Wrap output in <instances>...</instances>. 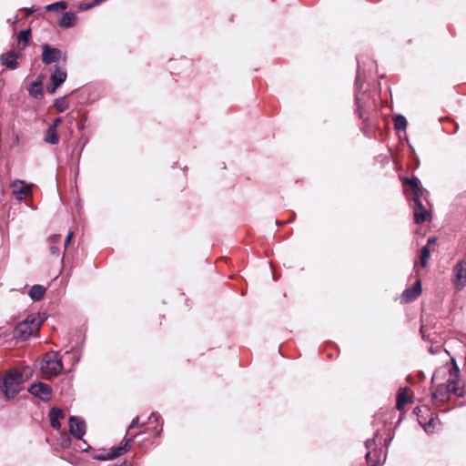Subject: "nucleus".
<instances>
[{"label":"nucleus","mask_w":466,"mask_h":466,"mask_svg":"<svg viewBox=\"0 0 466 466\" xmlns=\"http://www.w3.org/2000/svg\"><path fill=\"white\" fill-rule=\"evenodd\" d=\"M401 301L406 303L408 302V288H406L403 291H402V295H401Z\"/></svg>","instance_id":"4c0bfd02"},{"label":"nucleus","mask_w":466,"mask_h":466,"mask_svg":"<svg viewBox=\"0 0 466 466\" xmlns=\"http://www.w3.org/2000/svg\"><path fill=\"white\" fill-rule=\"evenodd\" d=\"M430 248L427 246H424L422 248H421V254H420V264L422 267H425L426 263H427V259L428 258L430 257Z\"/></svg>","instance_id":"c756f323"},{"label":"nucleus","mask_w":466,"mask_h":466,"mask_svg":"<svg viewBox=\"0 0 466 466\" xmlns=\"http://www.w3.org/2000/svg\"><path fill=\"white\" fill-rule=\"evenodd\" d=\"M69 431L70 433L76 438L77 440H81L86 434V422L79 417L71 416L69 418Z\"/></svg>","instance_id":"4468645a"},{"label":"nucleus","mask_w":466,"mask_h":466,"mask_svg":"<svg viewBox=\"0 0 466 466\" xmlns=\"http://www.w3.org/2000/svg\"><path fill=\"white\" fill-rule=\"evenodd\" d=\"M418 422L420 426H422L423 430L427 433H432L435 428V420L433 418H431L428 421L423 422L418 418Z\"/></svg>","instance_id":"cd10ccee"},{"label":"nucleus","mask_w":466,"mask_h":466,"mask_svg":"<svg viewBox=\"0 0 466 466\" xmlns=\"http://www.w3.org/2000/svg\"><path fill=\"white\" fill-rule=\"evenodd\" d=\"M409 401L410 403H411L413 400H412V396L410 394V399H409Z\"/></svg>","instance_id":"49530a36"},{"label":"nucleus","mask_w":466,"mask_h":466,"mask_svg":"<svg viewBox=\"0 0 466 466\" xmlns=\"http://www.w3.org/2000/svg\"><path fill=\"white\" fill-rule=\"evenodd\" d=\"M394 122V127L398 132H404L406 131L407 127V119L402 115H396L393 117Z\"/></svg>","instance_id":"b1692460"},{"label":"nucleus","mask_w":466,"mask_h":466,"mask_svg":"<svg viewBox=\"0 0 466 466\" xmlns=\"http://www.w3.org/2000/svg\"><path fill=\"white\" fill-rule=\"evenodd\" d=\"M449 393L450 391L447 390V386L440 384L437 386L432 395L435 400L445 401L449 399Z\"/></svg>","instance_id":"412c9836"},{"label":"nucleus","mask_w":466,"mask_h":466,"mask_svg":"<svg viewBox=\"0 0 466 466\" xmlns=\"http://www.w3.org/2000/svg\"><path fill=\"white\" fill-rule=\"evenodd\" d=\"M30 35H31L30 29L22 30L18 34L17 43H18V46H21V47H20L21 49H24L28 45Z\"/></svg>","instance_id":"393cba45"},{"label":"nucleus","mask_w":466,"mask_h":466,"mask_svg":"<svg viewBox=\"0 0 466 466\" xmlns=\"http://www.w3.org/2000/svg\"><path fill=\"white\" fill-rule=\"evenodd\" d=\"M36 11V8L35 6L26 9L27 15H31Z\"/></svg>","instance_id":"a19ab883"},{"label":"nucleus","mask_w":466,"mask_h":466,"mask_svg":"<svg viewBox=\"0 0 466 466\" xmlns=\"http://www.w3.org/2000/svg\"><path fill=\"white\" fill-rule=\"evenodd\" d=\"M54 106L58 112H65L68 108V102L66 96L56 98L55 100Z\"/></svg>","instance_id":"bb28decb"},{"label":"nucleus","mask_w":466,"mask_h":466,"mask_svg":"<svg viewBox=\"0 0 466 466\" xmlns=\"http://www.w3.org/2000/svg\"><path fill=\"white\" fill-rule=\"evenodd\" d=\"M50 252H51V254L56 255V256H58L60 254L59 248L56 246L50 247Z\"/></svg>","instance_id":"58836bf2"},{"label":"nucleus","mask_w":466,"mask_h":466,"mask_svg":"<svg viewBox=\"0 0 466 466\" xmlns=\"http://www.w3.org/2000/svg\"><path fill=\"white\" fill-rule=\"evenodd\" d=\"M25 381L24 373L18 369H12L0 379V392L5 400H11L22 390Z\"/></svg>","instance_id":"f257e3e1"},{"label":"nucleus","mask_w":466,"mask_h":466,"mask_svg":"<svg viewBox=\"0 0 466 466\" xmlns=\"http://www.w3.org/2000/svg\"><path fill=\"white\" fill-rule=\"evenodd\" d=\"M13 195L17 200H23L32 194V185L26 184L24 180L15 179L11 185Z\"/></svg>","instance_id":"9d476101"},{"label":"nucleus","mask_w":466,"mask_h":466,"mask_svg":"<svg viewBox=\"0 0 466 466\" xmlns=\"http://www.w3.org/2000/svg\"><path fill=\"white\" fill-rule=\"evenodd\" d=\"M29 94L35 98H40L43 96V90L40 81H34L28 86Z\"/></svg>","instance_id":"5701e85b"},{"label":"nucleus","mask_w":466,"mask_h":466,"mask_svg":"<svg viewBox=\"0 0 466 466\" xmlns=\"http://www.w3.org/2000/svg\"><path fill=\"white\" fill-rule=\"evenodd\" d=\"M409 154H410V159L411 158V156L414 154V149L410 146V151H409Z\"/></svg>","instance_id":"79ce46f5"},{"label":"nucleus","mask_w":466,"mask_h":466,"mask_svg":"<svg viewBox=\"0 0 466 466\" xmlns=\"http://www.w3.org/2000/svg\"><path fill=\"white\" fill-rule=\"evenodd\" d=\"M160 431H162V427H160V429L157 431V434H159Z\"/></svg>","instance_id":"de8ad7c7"},{"label":"nucleus","mask_w":466,"mask_h":466,"mask_svg":"<svg viewBox=\"0 0 466 466\" xmlns=\"http://www.w3.org/2000/svg\"><path fill=\"white\" fill-rule=\"evenodd\" d=\"M465 337H466V334H465Z\"/></svg>","instance_id":"09e8293b"},{"label":"nucleus","mask_w":466,"mask_h":466,"mask_svg":"<svg viewBox=\"0 0 466 466\" xmlns=\"http://www.w3.org/2000/svg\"><path fill=\"white\" fill-rule=\"evenodd\" d=\"M67 77L66 71L56 66L50 76L49 82L46 85V90L50 94H54L58 86H60Z\"/></svg>","instance_id":"1a4fd4ad"},{"label":"nucleus","mask_w":466,"mask_h":466,"mask_svg":"<svg viewBox=\"0 0 466 466\" xmlns=\"http://www.w3.org/2000/svg\"><path fill=\"white\" fill-rule=\"evenodd\" d=\"M76 15L73 12H65L58 22V25L62 28H70L76 25Z\"/></svg>","instance_id":"dca6fc26"},{"label":"nucleus","mask_w":466,"mask_h":466,"mask_svg":"<svg viewBox=\"0 0 466 466\" xmlns=\"http://www.w3.org/2000/svg\"><path fill=\"white\" fill-rule=\"evenodd\" d=\"M50 243H57L60 241V235H53L48 238Z\"/></svg>","instance_id":"f704fd0d"},{"label":"nucleus","mask_w":466,"mask_h":466,"mask_svg":"<svg viewBox=\"0 0 466 466\" xmlns=\"http://www.w3.org/2000/svg\"><path fill=\"white\" fill-rule=\"evenodd\" d=\"M138 422H139V418L138 417L134 418L133 420L131 421L129 427H128V431H130L131 429L137 427L138 425Z\"/></svg>","instance_id":"c9c22d12"},{"label":"nucleus","mask_w":466,"mask_h":466,"mask_svg":"<svg viewBox=\"0 0 466 466\" xmlns=\"http://www.w3.org/2000/svg\"><path fill=\"white\" fill-rule=\"evenodd\" d=\"M63 119L61 117H56V119H54L53 123L48 127L50 128H54L55 130H56L58 125H60L62 123Z\"/></svg>","instance_id":"72a5a7b5"},{"label":"nucleus","mask_w":466,"mask_h":466,"mask_svg":"<svg viewBox=\"0 0 466 466\" xmlns=\"http://www.w3.org/2000/svg\"><path fill=\"white\" fill-rule=\"evenodd\" d=\"M421 294V281L417 279L410 289V301L417 299Z\"/></svg>","instance_id":"a878e982"},{"label":"nucleus","mask_w":466,"mask_h":466,"mask_svg":"<svg viewBox=\"0 0 466 466\" xmlns=\"http://www.w3.org/2000/svg\"><path fill=\"white\" fill-rule=\"evenodd\" d=\"M40 370L47 379L56 377L63 370V362L59 353L57 351L46 353L41 361Z\"/></svg>","instance_id":"39448f33"},{"label":"nucleus","mask_w":466,"mask_h":466,"mask_svg":"<svg viewBox=\"0 0 466 466\" xmlns=\"http://www.w3.org/2000/svg\"><path fill=\"white\" fill-rule=\"evenodd\" d=\"M44 141L47 144L56 145L59 142V136L54 128L48 127L44 135Z\"/></svg>","instance_id":"4be33fe9"},{"label":"nucleus","mask_w":466,"mask_h":466,"mask_svg":"<svg viewBox=\"0 0 466 466\" xmlns=\"http://www.w3.org/2000/svg\"><path fill=\"white\" fill-rule=\"evenodd\" d=\"M359 82L360 77L357 76L356 77V86L357 90L355 93V102L357 105V110L360 118L363 120V122L367 125V127L370 126V116L369 115L376 110L377 104L375 97L370 93H360L359 91Z\"/></svg>","instance_id":"7ed1b4c3"},{"label":"nucleus","mask_w":466,"mask_h":466,"mask_svg":"<svg viewBox=\"0 0 466 466\" xmlns=\"http://www.w3.org/2000/svg\"><path fill=\"white\" fill-rule=\"evenodd\" d=\"M73 231H69L66 235V240H65V247L66 248V246L70 243L72 238H73Z\"/></svg>","instance_id":"e433bc0d"},{"label":"nucleus","mask_w":466,"mask_h":466,"mask_svg":"<svg viewBox=\"0 0 466 466\" xmlns=\"http://www.w3.org/2000/svg\"><path fill=\"white\" fill-rule=\"evenodd\" d=\"M46 293V288L42 285H34L29 290V297L34 301L40 300Z\"/></svg>","instance_id":"aec40b11"},{"label":"nucleus","mask_w":466,"mask_h":466,"mask_svg":"<svg viewBox=\"0 0 466 466\" xmlns=\"http://www.w3.org/2000/svg\"><path fill=\"white\" fill-rule=\"evenodd\" d=\"M452 285L461 291L466 287V258L459 260L452 268Z\"/></svg>","instance_id":"423d86ee"},{"label":"nucleus","mask_w":466,"mask_h":466,"mask_svg":"<svg viewBox=\"0 0 466 466\" xmlns=\"http://www.w3.org/2000/svg\"><path fill=\"white\" fill-rule=\"evenodd\" d=\"M41 48L43 64L51 65L60 61L61 59L66 62V54H63L59 48L52 47L48 44L42 45Z\"/></svg>","instance_id":"6e6552de"},{"label":"nucleus","mask_w":466,"mask_h":466,"mask_svg":"<svg viewBox=\"0 0 466 466\" xmlns=\"http://www.w3.org/2000/svg\"><path fill=\"white\" fill-rule=\"evenodd\" d=\"M371 466H380V460H379V459H377V460L372 463V465H371Z\"/></svg>","instance_id":"c03bdc74"},{"label":"nucleus","mask_w":466,"mask_h":466,"mask_svg":"<svg viewBox=\"0 0 466 466\" xmlns=\"http://www.w3.org/2000/svg\"><path fill=\"white\" fill-rule=\"evenodd\" d=\"M459 384V368L454 364V367L450 370V378L446 386L450 393L451 392L458 397H462L464 395V390L461 388Z\"/></svg>","instance_id":"f8f14e48"},{"label":"nucleus","mask_w":466,"mask_h":466,"mask_svg":"<svg viewBox=\"0 0 466 466\" xmlns=\"http://www.w3.org/2000/svg\"><path fill=\"white\" fill-rule=\"evenodd\" d=\"M65 416L62 410L58 408H53L50 410L49 417H50V424L52 428L56 430H59L61 428V423L59 421L60 419H63Z\"/></svg>","instance_id":"f3484780"},{"label":"nucleus","mask_w":466,"mask_h":466,"mask_svg":"<svg viewBox=\"0 0 466 466\" xmlns=\"http://www.w3.org/2000/svg\"><path fill=\"white\" fill-rule=\"evenodd\" d=\"M410 191L414 195L413 198H420L423 195V188L420 187V181L415 176L410 177Z\"/></svg>","instance_id":"a211bd4d"},{"label":"nucleus","mask_w":466,"mask_h":466,"mask_svg":"<svg viewBox=\"0 0 466 466\" xmlns=\"http://www.w3.org/2000/svg\"><path fill=\"white\" fill-rule=\"evenodd\" d=\"M28 391L33 396L39 398L44 401H48L52 396V388L44 382H35L32 384Z\"/></svg>","instance_id":"9b49d317"},{"label":"nucleus","mask_w":466,"mask_h":466,"mask_svg":"<svg viewBox=\"0 0 466 466\" xmlns=\"http://www.w3.org/2000/svg\"><path fill=\"white\" fill-rule=\"evenodd\" d=\"M136 436H137V434L134 435L133 437L126 440L124 444H121V445L116 446V447H112L110 449V451H107V452H101V453L96 454L94 456V459L97 460V461H110V460L116 459V457H118V456L124 454L125 452H127V451L131 446V444H132V442L134 441V438Z\"/></svg>","instance_id":"0eeeda50"},{"label":"nucleus","mask_w":466,"mask_h":466,"mask_svg":"<svg viewBox=\"0 0 466 466\" xmlns=\"http://www.w3.org/2000/svg\"><path fill=\"white\" fill-rule=\"evenodd\" d=\"M43 322L40 317L29 315L27 318L19 322L14 331V338L17 340L28 339L34 332L37 331Z\"/></svg>","instance_id":"20e7f679"},{"label":"nucleus","mask_w":466,"mask_h":466,"mask_svg":"<svg viewBox=\"0 0 466 466\" xmlns=\"http://www.w3.org/2000/svg\"><path fill=\"white\" fill-rule=\"evenodd\" d=\"M67 6L66 2L59 1L53 4L48 5L46 8L47 11H58L60 9H66Z\"/></svg>","instance_id":"c85d7f7f"},{"label":"nucleus","mask_w":466,"mask_h":466,"mask_svg":"<svg viewBox=\"0 0 466 466\" xmlns=\"http://www.w3.org/2000/svg\"><path fill=\"white\" fill-rule=\"evenodd\" d=\"M415 203L413 218L416 224H421L431 219V214L423 206L420 198H413Z\"/></svg>","instance_id":"ddd939ff"},{"label":"nucleus","mask_w":466,"mask_h":466,"mask_svg":"<svg viewBox=\"0 0 466 466\" xmlns=\"http://www.w3.org/2000/svg\"><path fill=\"white\" fill-rule=\"evenodd\" d=\"M417 410L420 411V410L419 409V407H416V408L414 409L413 412H414L415 414H417Z\"/></svg>","instance_id":"a18cd8bd"},{"label":"nucleus","mask_w":466,"mask_h":466,"mask_svg":"<svg viewBox=\"0 0 466 466\" xmlns=\"http://www.w3.org/2000/svg\"><path fill=\"white\" fill-rule=\"evenodd\" d=\"M436 241V238H430L428 239V244H431V243H434Z\"/></svg>","instance_id":"37998d69"},{"label":"nucleus","mask_w":466,"mask_h":466,"mask_svg":"<svg viewBox=\"0 0 466 466\" xmlns=\"http://www.w3.org/2000/svg\"><path fill=\"white\" fill-rule=\"evenodd\" d=\"M400 179L402 181L403 193L405 195H407L408 194V177H406V176L400 177Z\"/></svg>","instance_id":"2f4dec72"},{"label":"nucleus","mask_w":466,"mask_h":466,"mask_svg":"<svg viewBox=\"0 0 466 466\" xmlns=\"http://www.w3.org/2000/svg\"><path fill=\"white\" fill-rule=\"evenodd\" d=\"M70 443H71L70 438L66 434H64L61 437V441H60L61 446L63 448H68L70 446Z\"/></svg>","instance_id":"7c9ffc66"},{"label":"nucleus","mask_w":466,"mask_h":466,"mask_svg":"<svg viewBox=\"0 0 466 466\" xmlns=\"http://www.w3.org/2000/svg\"><path fill=\"white\" fill-rule=\"evenodd\" d=\"M408 403V388H400L397 394V404L396 408L399 410H402L404 405Z\"/></svg>","instance_id":"6ab92c4d"},{"label":"nucleus","mask_w":466,"mask_h":466,"mask_svg":"<svg viewBox=\"0 0 466 466\" xmlns=\"http://www.w3.org/2000/svg\"><path fill=\"white\" fill-rule=\"evenodd\" d=\"M153 420L157 423H159V421L161 420V416L158 413H157V412H152L151 415L148 418V420L152 421Z\"/></svg>","instance_id":"473e14b6"},{"label":"nucleus","mask_w":466,"mask_h":466,"mask_svg":"<svg viewBox=\"0 0 466 466\" xmlns=\"http://www.w3.org/2000/svg\"><path fill=\"white\" fill-rule=\"evenodd\" d=\"M390 418V414L387 413L386 411H380L375 415L374 426H376L377 429L374 433V438L368 439L365 441V446H366V449L368 450V451L366 453V460L368 461H370L371 460L372 453H374L373 454L374 457L377 456L376 449H377L378 444H377L376 441L380 440V445H381V441L382 440L386 441V439H384V435L385 434L390 435V429H384L386 426V423Z\"/></svg>","instance_id":"f03ea898"},{"label":"nucleus","mask_w":466,"mask_h":466,"mask_svg":"<svg viewBox=\"0 0 466 466\" xmlns=\"http://www.w3.org/2000/svg\"><path fill=\"white\" fill-rule=\"evenodd\" d=\"M66 354H73L75 358V363L79 361V356L76 351H66Z\"/></svg>","instance_id":"ea45409f"},{"label":"nucleus","mask_w":466,"mask_h":466,"mask_svg":"<svg viewBox=\"0 0 466 466\" xmlns=\"http://www.w3.org/2000/svg\"><path fill=\"white\" fill-rule=\"evenodd\" d=\"M20 56L21 53L19 51H9L0 56L1 64L5 66L8 69L14 70L17 67V59Z\"/></svg>","instance_id":"2eb2a0df"}]
</instances>
